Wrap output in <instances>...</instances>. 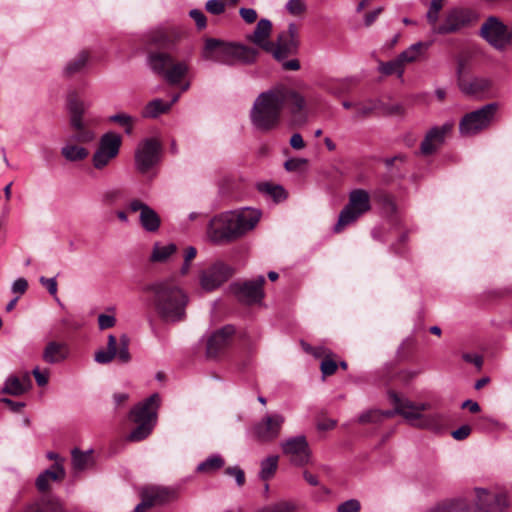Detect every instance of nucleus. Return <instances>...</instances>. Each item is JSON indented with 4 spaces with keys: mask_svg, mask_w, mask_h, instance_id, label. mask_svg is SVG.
Here are the masks:
<instances>
[{
    "mask_svg": "<svg viewBox=\"0 0 512 512\" xmlns=\"http://www.w3.org/2000/svg\"><path fill=\"white\" fill-rule=\"evenodd\" d=\"M116 357L122 363H127L130 360V353L128 350V338L125 335L121 337V347L118 351L116 350Z\"/></svg>",
    "mask_w": 512,
    "mask_h": 512,
    "instance_id": "nucleus-50",
    "label": "nucleus"
},
{
    "mask_svg": "<svg viewBox=\"0 0 512 512\" xmlns=\"http://www.w3.org/2000/svg\"><path fill=\"white\" fill-rule=\"evenodd\" d=\"M283 454L296 466H304L310 461V449L303 435L287 438L281 442Z\"/></svg>",
    "mask_w": 512,
    "mask_h": 512,
    "instance_id": "nucleus-18",
    "label": "nucleus"
},
{
    "mask_svg": "<svg viewBox=\"0 0 512 512\" xmlns=\"http://www.w3.org/2000/svg\"><path fill=\"white\" fill-rule=\"evenodd\" d=\"M177 39L178 33L175 31L159 30L150 35V43L159 50L148 53L149 65L153 72L171 85L180 84L190 70L188 59H179L167 51Z\"/></svg>",
    "mask_w": 512,
    "mask_h": 512,
    "instance_id": "nucleus-2",
    "label": "nucleus"
},
{
    "mask_svg": "<svg viewBox=\"0 0 512 512\" xmlns=\"http://www.w3.org/2000/svg\"><path fill=\"white\" fill-rule=\"evenodd\" d=\"M286 9L293 16H301L306 12V4L303 0H289Z\"/></svg>",
    "mask_w": 512,
    "mask_h": 512,
    "instance_id": "nucleus-49",
    "label": "nucleus"
},
{
    "mask_svg": "<svg viewBox=\"0 0 512 512\" xmlns=\"http://www.w3.org/2000/svg\"><path fill=\"white\" fill-rule=\"evenodd\" d=\"M122 137L115 132L104 133L92 156V165L96 170L105 169L120 153Z\"/></svg>",
    "mask_w": 512,
    "mask_h": 512,
    "instance_id": "nucleus-11",
    "label": "nucleus"
},
{
    "mask_svg": "<svg viewBox=\"0 0 512 512\" xmlns=\"http://www.w3.org/2000/svg\"><path fill=\"white\" fill-rule=\"evenodd\" d=\"M470 67V59L468 56L460 55L457 58V83H461V80H465L468 77V70Z\"/></svg>",
    "mask_w": 512,
    "mask_h": 512,
    "instance_id": "nucleus-44",
    "label": "nucleus"
},
{
    "mask_svg": "<svg viewBox=\"0 0 512 512\" xmlns=\"http://www.w3.org/2000/svg\"><path fill=\"white\" fill-rule=\"evenodd\" d=\"M82 145L68 137L61 149V155L70 162L83 161L89 156V150Z\"/></svg>",
    "mask_w": 512,
    "mask_h": 512,
    "instance_id": "nucleus-28",
    "label": "nucleus"
},
{
    "mask_svg": "<svg viewBox=\"0 0 512 512\" xmlns=\"http://www.w3.org/2000/svg\"><path fill=\"white\" fill-rule=\"evenodd\" d=\"M381 70L386 75L397 74V75L401 76L404 71V65L402 64L399 57H397L396 59H394L392 61L382 64Z\"/></svg>",
    "mask_w": 512,
    "mask_h": 512,
    "instance_id": "nucleus-46",
    "label": "nucleus"
},
{
    "mask_svg": "<svg viewBox=\"0 0 512 512\" xmlns=\"http://www.w3.org/2000/svg\"><path fill=\"white\" fill-rule=\"evenodd\" d=\"M472 20V13L465 8H453L445 16L444 21L435 27L434 32L437 34H450L466 27Z\"/></svg>",
    "mask_w": 512,
    "mask_h": 512,
    "instance_id": "nucleus-19",
    "label": "nucleus"
},
{
    "mask_svg": "<svg viewBox=\"0 0 512 512\" xmlns=\"http://www.w3.org/2000/svg\"><path fill=\"white\" fill-rule=\"evenodd\" d=\"M306 164H307V160L306 159L291 158V159H288L285 162L284 167H285V169L287 171L293 172V171L299 170L300 168H302Z\"/></svg>",
    "mask_w": 512,
    "mask_h": 512,
    "instance_id": "nucleus-57",
    "label": "nucleus"
},
{
    "mask_svg": "<svg viewBox=\"0 0 512 512\" xmlns=\"http://www.w3.org/2000/svg\"><path fill=\"white\" fill-rule=\"evenodd\" d=\"M162 145L156 138L142 140L134 155L135 167L142 175L148 174L160 161Z\"/></svg>",
    "mask_w": 512,
    "mask_h": 512,
    "instance_id": "nucleus-13",
    "label": "nucleus"
},
{
    "mask_svg": "<svg viewBox=\"0 0 512 512\" xmlns=\"http://www.w3.org/2000/svg\"><path fill=\"white\" fill-rule=\"evenodd\" d=\"M298 505L293 501L282 500L276 503L267 505L257 510L256 512H297Z\"/></svg>",
    "mask_w": 512,
    "mask_h": 512,
    "instance_id": "nucleus-40",
    "label": "nucleus"
},
{
    "mask_svg": "<svg viewBox=\"0 0 512 512\" xmlns=\"http://www.w3.org/2000/svg\"><path fill=\"white\" fill-rule=\"evenodd\" d=\"M108 121L111 123H116L119 126L123 127L125 132L130 135L133 132V126L135 123V120L132 116L127 115L125 113H118L115 115H112L108 118Z\"/></svg>",
    "mask_w": 512,
    "mask_h": 512,
    "instance_id": "nucleus-41",
    "label": "nucleus"
},
{
    "mask_svg": "<svg viewBox=\"0 0 512 512\" xmlns=\"http://www.w3.org/2000/svg\"><path fill=\"white\" fill-rule=\"evenodd\" d=\"M380 420V412L378 410H369L358 416V422L361 424L378 422Z\"/></svg>",
    "mask_w": 512,
    "mask_h": 512,
    "instance_id": "nucleus-53",
    "label": "nucleus"
},
{
    "mask_svg": "<svg viewBox=\"0 0 512 512\" xmlns=\"http://www.w3.org/2000/svg\"><path fill=\"white\" fill-rule=\"evenodd\" d=\"M190 17L195 21L198 29H204L207 25L205 14L198 9H193L189 12Z\"/></svg>",
    "mask_w": 512,
    "mask_h": 512,
    "instance_id": "nucleus-56",
    "label": "nucleus"
},
{
    "mask_svg": "<svg viewBox=\"0 0 512 512\" xmlns=\"http://www.w3.org/2000/svg\"><path fill=\"white\" fill-rule=\"evenodd\" d=\"M458 87L464 94L477 96L489 92L492 88V82L487 78L467 77L465 80H461Z\"/></svg>",
    "mask_w": 512,
    "mask_h": 512,
    "instance_id": "nucleus-25",
    "label": "nucleus"
},
{
    "mask_svg": "<svg viewBox=\"0 0 512 512\" xmlns=\"http://www.w3.org/2000/svg\"><path fill=\"white\" fill-rule=\"evenodd\" d=\"M430 47L429 42H417L411 45L407 50L403 51L398 57L402 64L413 63L419 60Z\"/></svg>",
    "mask_w": 512,
    "mask_h": 512,
    "instance_id": "nucleus-32",
    "label": "nucleus"
},
{
    "mask_svg": "<svg viewBox=\"0 0 512 512\" xmlns=\"http://www.w3.org/2000/svg\"><path fill=\"white\" fill-rule=\"evenodd\" d=\"M283 111L294 125H303L311 113V103L295 89L277 85L256 98L251 121L259 131L269 132L280 125Z\"/></svg>",
    "mask_w": 512,
    "mask_h": 512,
    "instance_id": "nucleus-1",
    "label": "nucleus"
},
{
    "mask_svg": "<svg viewBox=\"0 0 512 512\" xmlns=\"http://www.w3.org/2000/svg\"><path fill=\"white\" fill-rule=\"evenodd\" d=\"M91 463V454L90 452H81L75 449L72 452V464L75 470H84Z\"/></svg>",
    "mask_w": 512,
    "mask_h": 512,
    "instance_id": "nucleus-43",
    "label": "nucleus"
},
{
    "mask_svg": "<svg viewBox=\"0 0 512 512\" xmlns=\"http://www.w3.org/2000/svg\"><path fill=\"white\" fill-rule=\"evenodd\" d=\"M159 402V395L152 394L131 410L130 417L137 424V427L128 435L127 439L129 441L138 442L150 435L156 424Z\"/></svg>",
    "mask_w": 512,
    "mask_h": 512,
    "instance_id": "nucleus-7",
    "label": "nucleus"
},
{
    "mask_svg": "<svg viewBox=\"0 0 512 512\" xmlns=\"http://www.w3.org/2000/svg\"><path fill=\"white\" fill-rule=\"evenodd\" d=\"M40 283L51 295H55L57 293V281L54 278L41 277Z\"/></svg>",
    "mask_w": 512,
    "mask_h": 512,
    "instance_id": "nucleus-62",
    "label": "nucleus"
},
{
    "mask_svg": "<svg viewBox=\"0 0 512 512\" xmlns=\"http://www.w3.org/2000/svg\"><path fill=\"white\" fill-rule=\"evenodd\" d=\"M127 194L124 189H113L103 194V202L106 205H113L118 201L126 199Z\"/></svg>",
    "mask_w": 512,
    "mask_h": 512,
    "instance_id": "nucleus-47",
    "label": "nucleus"
},
{
    "mask_svg": "<svg viewBox=\"0 0 512 512\" xmlns=\"http://www.w3.org/2000/svg\"><path fill=\"white\" fill-rule=\"evenodd\" d=\"M285 417L280 413L266 414L251 428L252 437L261 443L275 441L281 433Z\"/></svg>",
    "mask_w": 512,
    "mask_h": 512,
    "instance_id": "nucleus-14",
    "label": "nucleus"
},
{
    "mask_svg": "<svg viewBox=\"0 0 512 512\" xmlns=\"http://www.w3.org/2000/svg\"><path fill=\"white\" fill-rule=\"evenodd\" d=\"M66 106L69 114V138L80 144H89L96 139L99 120L87 112L88 106L79 92L71 90L67 94Z\"/></svg>",
    "mask_w": 512,
    "mask_h": 512,
    "instance_id": "nucleus-5",
    "label": "nucleus"
},
{
    "mask_svg": "<svg viewBox=\"0 0 512 512\" xmlns=\"http://www.w3.org/2000/svg\"><path fill=\"white\" fill-rule=\"evenodd\" d=\"M128 210L131 213L140 212L139 221L142 228L150 233L159 230L161 218L158 213L140 199H133L128 203Z\"/></svg>",
    "mask_w": 512,
    "mask_h": 512,
    "instance_id": "nucleus-20",
    "label": "nucleus"
},
{
    "mask_svg": "<svg viewBox=\"0 0 512 512\" xmlns=\"http://www.w3.org/2000/svg\"><path fill=\"white\" fill-rule=\"evenodd\" d=\"M67 356V349L64 344L50 342L44 351L43 358L48 363H57L65 359Z\"/></svg>",
    "mask_w": 512,
    "mask_h": 512,
    "instance_id": "nucleus-34",
    "label": "nucleus"
},
{
    "mask_svg": "<svg viewBox=\"0 0 512 512\" xmlns=\"http://www.w3.org/2000/svg\"><path fill=\"white\" fill-rule=\"evenodd\" d=\"M337 367L338 366H337L336 361L333 358L332 352H329L327 357L322 359L321 364H320V369H321V372L324 377L333 375L336 372Z\"/></svg>",
    "mask_w": 512,
    "mask_h": 512,
    "instance_id": "nucleus-48",
    "label": "nucleus"
},
{
    "mask_svg": "<svg viewBox=\"0 0 512 512\" xmlns=\"http://www.w3.org/2000/svg\"><path fill=\"white\" fill-rule=\"evenodd\" d=\"M471 431L472 429L469 425H462L454 430L451 435L455 440L462 441L470 435Z\"/></svg>",
    "mask_w": 512,
    "mask_h": 512,
    "instance_id": "nucleus-59",
    "label": "nucleus"
},
{
    "mask_svg": "<svg viewBox=\"0 0 512 512\" xmlns=\"http://www.w3.org/2000/svg\"><path fill=\"white\" fill-rule=\"evenodd\" d=\"M305 350L312 354L314 357L316 358H325L327 357V355L329 354V352H331L330 350L322 347V346H319V347H311V346H306L305 347Z\"/></svg>",
    "mask_w": 512,
    "mask_h": 512,
    "instance_id": "nucleus-61",
    "label": "nucleus"
},
{
    "mask_svg": "<svg viewBox=\"0 0 512 512\" xmlns=\"http://www.w3.org/2000/svg\"><path fill=\"white\" fill-rule=\"evenodd\" d=\"M394 405H396V413L404 417L412 426L415 427L422 413H419L417 403L408 399H401L396 394L391 395Z\"/></svg>",
    "mask_w": 512,
    "mask_h": 512,
    "instance_id": "nucleus-24",
    "label": "nucleus"
},
{
    "mask_svg": "<svg viewBox=\"0 0 512 512\" xmlns=\"http://www.w3.org/2000/svg\"><path fill=\"white\" fill-rule=\"evenodd\" d=\"M205 8L213 15H220L225 11V4L221 0H209Z\"/></svg>",
    "mask_w": 512,
    "mask_h": 512,
    "instance_id": "nucleus-54",
    "label": "nucleus"
},
{
    "mask_svg": "<svg viewBox=\"0 0 512 512\" xmlns=\"http://www.w3.org/2000/svg\"><path fill=\"white\" fill-rule=\"evenodd\" d=\"M480 36L496 50L505 51L512 48V28L508 29L496 16H489L483 22Z\"/></svg>",
    "mask_w": 512,
    "mask_h": 512,
    "instance_id": "nucleus-10",
    "label": "nucleus"
},
{
    "mask_svg": "<svg viewBox=\"0 0 512 512\" xmlns=\"http://www.w3.org/2000/svg\"><path fill=\"white\" fill-rule=\"evenodd\" d=\"M279 457L277 455H271L263 459L260 463L259 478L267 481L271 479L278 468Z\"/></svg>",
    "mask_w": 512,
    "mask_h": 512,
    "instance_id": "nucleus-36",
    "label": "nucleus"
},
{
    "mask_svg": "<svg viewBox=\"0 0 512 512\" xmlns=\"http://www.w3.org/2000/svg\"><path fill=\"white\" fill-rule=\"evenodd\" d=\"M354 82L349 79L331 80L325 84V90L335 97H342L352 92Z\"/></svg>",
    "mask_w": 512,
    "mask_h": 512,
    "instance_id": "nucleus-33",
    "label": "nucleus"
},
{
    "mask_svg": "<svg viewBox=\"0 0 512 512\" xmlns=\"http://www.w3.org/2000/svg\"><path fill=\"white\" fill-rule=\"evenodd\" d=\"M225 474L228 475V476H233L235 478V480H236V483L239 486H242L245 483L244 471L240 467H238V466L228 467L225 470Z\"/></svg>",
    "mask_w": 512,
    "mask_h": 512,
    "instance_id": "nucleus-55",
    "label": "nucleus"
},
{
    "mask_svg": "<svg viewBox=\"0 0 512 512\" xmlns=\"http://www.w3.org/2000/svg\"><path fill=\"white\" fill-rule=\"evenodd\" d=\"M468 507L466 501L462 498L447 499L438 504V512H460Z\"/></svg>",
    "mask_w": 512,
    "mask_h": 512,
    "instance_id": "nucleus-39",
    "label": "nucleus"
},
{
    "mask_svg": "<svg viewBox=\"0 0 512 512\" xmlns=\"http://www.w3.org/2000/svg\"><path fill=\"white\" fill-rule=\"evenodd\" d=\"M45 473L50 481L61 480L65 476V470L59 463H56L50 469L45 470Z\"/></svg>",
    "mask_w": 512,
    "mask_h": 512,
    "instance_id": "nucleus-51",
    "label": "nucleus"
},
{
    "mask_svg": "<svg viewBox=\"0 0 512 512\" xmlns=\"http://www.w3.org/2000/svg\"><path fill=\"white\" fill-rule=\"evenodd\" d=\"M477 511L476 512H505L508 506L504 494H492L489 491L476 488Z\"/></svg>",
    "mask_w": 512,
    "mask_h": 512,
    "instance_id": "nucleus-21",
    "label": "nucleus"
},
{
    "mask_svg": "<svg viewBox=\"0 0 512 512\" xmlns=\"http://www.w3.org/2000/svg\"><path fill=\"white\" fill-rule=\"evenodd\" d=\"M498 110V104L489 103L475 111L465 114L459 124L462 136H472L487 129Z\"/></svg>",
    "mask_w": 512,
    "mask_h": 512,
    "instance_id": "nucleus-9",
    "label": "nucleus"
},
{
    "mask_svg": "<svg viewBox=\"0 0 512 512\" xmlns=\"http://www.w3.org/2000/svg\"><path fill=\"white\" fill-rule=\"evenodd\" d=\"M180 95L176 94L170 102H164L161 99H154L146 104L142 111L144 118H157L159 115L167 113L173 104H175Z\"/></svg>",
    "mask_w": 512,
    "mask_h": 512,
    "instance_id": "nucleus-29",
    "label": "nucleus"
},
{
    "mask_svg": "<svg viewBox=\"0 0 512 512\" xmlns=\"http://www.w3.org/2000/svg\"><path fill=\"white\" fill-rule=\"evenodd\" d=\"M142 291L160 316L174 320L186 317L189 296L173 279L148 283Z\"/></svg>",
    "mask_w": 512,
    "mask_h": 512,
    "instance_id": "nucleus-4",
    "label": "nucleus"
},
{
    "mask_svg": "<svg viewBox=\"0 0 512 512\" xmlns=\"http://www.w3.org/2000/svg\"><path fill=\"white\" fill-rule=\"evenodd\" d=\"M90 59V53L87 50H82L76 57L68 61L63 70V75L66 78H71L81 73Z\"/></svg>",
    "mask_w": 512,
    "mask_h": 512,
    "instance_id": "nucleus-31",
    "label": "nucleus"
},
{
    "mask_svg": "<svg viewBox=\"0 0 512 512\" xmlns=\"http://www.w3.org/2000/svg\"><path fill=\"white\" fill-rule=\"evenodd\" d=\"M266 283L264 276H258L254 280L236 282L231 285V290L241 303L252 305L260 303L264 296L263 287Z\"/></svg>",
    "mask_w": 512,
    "mask_h": 512,
    "instance_id": "nucleus-17",
    "label": "nucleus"
},
{
    "mask_svg": "<svg viewBox=\"0 0 512 512\" xmlns=\"http://www.w3.org/2000/svg\"><path fill=\"white\" fill-rule=\"evenodd\" d=\"M261 215L260 210L250 207L217 214L208 223L207 236L218 245L232 243L253 230Z\"/></svg>",
    "mask_w": 512,
    "mask_h": 512,
    "instance_id": "nucleus-3",
    "label": "nucleus"
},
{
    "mask_svg": "<svg viewBox=\"0 0 512 512\" xmlns=\"http://www.w3.org/2000/svg\"><path fill=\"white\" fill-rule=\"evenodd\" d=\"M371 210L369 193L364 189H354L349 193L348 203L339 214L334 226L335 233H341L347 226L354 224L362 215Z\"/></svg>",
    "mask_w": 512,
    "mask_h": 512,
    "instance_id": "nucleus-8",
    "label": "nucleus"
},
{
    "mask_svg": "<svg viewBox=\"0 0 512 512\" xmlns=\"http://www.w3.org/2000/svg\"><path fill=\"white\" fill-rule=\"evenodd\" d=\"M272 32V23L268 19H261L252 34L247 39L265 52H269L273 48V41H270Z\"/></svg>",
    "mask_w": 512,
    "mask_h": 512,
    "instance_id": "nucleus-23",
    "label": "nucleus"
},
{
    "mask_svg": "<svg viewBox=\"0 0 512 512\" xmlns=\"http://www.w3.org/2000/svg\"><path fill=\"white\" fill-rule=\"evenodd\" d=\"M463 359L468 363L474 364L478 370L482 368L483 358L480 355L465 353L463 354Z\"/></svg>",
    "mask_w": 512,
    "mask_h": 512,
    "instance_id": "nucleus-63",
    "label": "nucleus"
},
{
    "mask_svg": "<svg viewBox=\"0 0 512 512\" xmlns=\"http://www.w3.org/2000/svg\"><path fill=\"white\" fill-rule=\"evenodd\" d=\"M116 337L112 334L108 336V343L106 349H100L95 353V361L100 364H107L116 357Z\"/></svg>",
    "mask_w": 512,
    "mask_h": 512,
    "instance_id": "nucleus-35",
    "label": "nucleus"
},
{
    "mask_svg": "<svg viewBox=\"0 0 512 512\" xmlns=\"http://www.w3.org/2000/svg\"><path fill=\"white\" fill-rule=\"evenodd\" d=\"M32 386L29 373H25L21 378L9 376L2 389L3 393L13 396H19L27 392Z\"/></svg>",
    "mask_w": 512,
    "mask_h": 512,
    "instance_id": "nucleus-26",
    "label": "nucleus"
},
{
    "mask_svg": "<svg viewBox=\"0 0 512 512\" xmlns=\"http://www.w3.org/2000/svg\"><path fill=\"white\" fill-rule=\"evenodd\" d=\"M376 109V102L372 99H367L364 101L357 100L355 107V117L356 118H365L370 116L373 111Z\"/></svg>",
    "mask_w": 512,
    "mask_h": 512,
    "instance_id": "nucleus-42",
    "label": "nucleus"
},
{
    "mask_svg": "<svg viewBox=\"0 0 512 512\" xmlns=\"http://www.w3.org/2000/svg\"><path fill=\"white\" fill-rule=\"evenodd\" d=\"M299 47V29L294 23L289 24L287 30L278 34L276 42H273L271 53L277 61H282L288 56L297 53Z\"/></svg>",
    "mask_w": 512,
    "mask_h": 512,
    "instance_id": "nucleus-16",
    "label": "nucleus"
},
{
    "mask_svg": "<svg viewBox=\"0 0 512 512\" xmlns=\"http://www.w3.org/2000/svg\"><path fill=\"white\" fill-rule=\"evenodd\" d=\"M177 252V246L174 243L161 245L159 242L154 243L151 254L148 258L150 264H166L171 256Z\"/></svg>",
    "mask_w": 512,
    "mask_h": 512,
    "instance_id": "nucleus-30",
    "label": "nucleus"
},
{
    "mask_svg": "<svg viewBox=\"0 0 512 512\" xmlns=\"http://www.w3.org/2000/svg\"><path fill=\"white\" fill-rule=\"evenodd\" d=\"M258 52L256 49L226 42L216 38H206L202 50V57L224 65H234L237 62L252 63Z\"/></svg>",
    "mask_w": 512,
    "mask_h": 512,
    "instance_id": "nucleus-6",
    "label": "nucleus"
},
{
    "mask_svg": "<svg viewBox=\"0 0 512 512\" xmlns=\"http://www.w3.org/2000/svg\"><path fill=\"white\" fill-rule=\"evenodd\" d=\"M28 289V282L25 278H18L12 285V292L18 296L23 295Z\"/></svg>",
    "mask_w": 512,
    "mask_h": 512,
    "instance_id": "nucleus-60",
    "label": "nucleus"
},
{
    "mask_svg": "<svg viewBox=\"0 0 512 512\" xmlns=\"http://www.w3.org/2000/svg\"><path fill=\"white\" fill-rule=\"evenodd\" d=\"M453 124L445 123L442 126H436L430 129L420 145V150L424 155H431L444 143L445 138L452 131Z\"/></svg>",
    "mask_w": 512,
    "mask_h": 512,
    "instance_id": "nucleus-22",
    "label": "nucleus"
},
{
    "mask_svg": "<svg viewBox=\"0 0 512 512\" xmlns=\"http://www.w3.org/2000/svg\"><path fill=\"white\" fill-rule=\"evenodd\" d=\"M446 426V416L442 413L421 414L415 423L416 428L427 429L435 433L441 432Z\"/></svg>",
    "mask_w": 512,
    "mask_h": 512,
    "instance_id": "nucleus-27",
    "label": "nucleus"
},
{
    "mask_svg": "<svg viewBox=\"0 0 512 512\" xmlns=\"http://www.w3.org/2000/svg\"><path fill=\"white\" fill-rule=\"evenodd\" d=\"M361 508L360 502L356 499H349L337 507V512H359Z\"/></svg>",
    "mask_w": 512,
    "mask_h": 512,
    "instance_id": "nucleus-52",
    "label": "nucleus"
},
{
    "mask_svg": "<svg viewBox=\"0 0 512 512\" xmlns=\"http://www.w3.org/2000/svg\"><path fill=\"white\" fill-rule=\"evenodd\" d=\"M37 512H64V509L58 499L48 498L38 505Z\"/></svg>",
    "mask_w": 512,
    "mask_h": 512,
    "instance_id": "nucleus-45",
    "label": "nucleus"
},
{
    "mask_svg": "<svg viewBox=\"0 0 512 512\" xmlns=\"http://www.w3.org/2000/svg\"><path fill=\"white\" fill-rule=\"evenodd\" d=\"M290 145L293 149L300 150L305 147V141L299 133H294L290 138Z\"/></svg>",
    "mask_w": 512,
    "mask_h": 512,
    "instance_id": "nucleus-64",
    "label": "nucleus"
},
{
    "mask_svg": "<svg viewBox=\"0 0 512 512\" xmlns=\"http://www.w3.org/2000/svg\"><path fill=\"white\" fill-rule=\"evenodd\" d=\"M224 463V459L220 455L214 454L209 456L205 461L199 463L197 471L201 473H211L222 468Z\"/></svg>",
    "mask_w": 512,
    "mask_h": 512,
    "instance_id": "nucleus-38",
    "label": "nucleus"
},
{
    "mask_svg": "<svg viewBox=\"0 0 512 512\" xmlns=\"http://www.w3.org/2000/svg\"><path fill=\"white\" fill-rule=\"evenodd\" d=\"M234 274L233 269L223 261H215L199 273V284L206 292L219 288Z\"/></svg>",
    "mask_w": 512,
    "mask_h": 512,
    "instance_id": "nucleus-15",
    "label": "nucleus"
},
{
    "mask_svg": "<svg viewBox=\"0 0 512 512\" xmlns=\"http://www.w3.org/2000/svg\"><path fill=\"white\" fill-rule=\"evenodd\" d=\"M236 329L232 324L224 325L205 335L206 357L209 359H219L225 355L231 346Z\"/></svg>",
    "mask_w": 512,
    "mask_h": 512,
    "instance_id": "nucleus-12",
    "label": "nucleus"
},
{
    "mask_svg": "<svg viewBox=\"0 0 512 512\" xmlns=\"http://www.w3.org/2000/svg\"><path fill=\"white\" fill-rule=\"evenodd\" d=\"M257 188L260 192L272 197L275 202H280L287 196L286 191L282 186L274 185L269 182L258 183Z\"/></svg>",
    "mask_w": 512,
    "mask_h": 512,
    "instance_id": "nucleus-37",
    "label": "nucleus"
},
{
    "mask_svg": "<svg viewBox=\"0 0 512 512\" xmlns=\"http://www.w3.org/2000/svg\"><path fill=\"white\" fill-rule=\"evenodd\" d=\"M239 14L242 17V19L248 23L252 24L257 20V12L252 8H241L239 10Z\"/></svg>",
    "mask_w": 512,
    "mask_h": 512,
    "instance_id": "nucleus-58",
    "label": "nucleus"
}]
</instances>
